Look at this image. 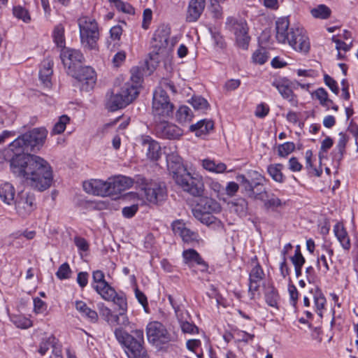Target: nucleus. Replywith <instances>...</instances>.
Wrapping results in <instances>:
<instances>
[{"mask_svg":"<svg viewBox=\"0 0 358 358\" xmlns=\"http://www.w3.org/2000/svg\"><path fill=\"white\" fill-rule=\"evenodd\" d=\"M47 134L44 127L34 128L10 143L4 155L12 173L41 192L51 186L52 171L44 159L28 152L38 150L44 144Z\"/></svg>","mask_w":358,"mask_h":358,"instance_id":"obj_1","label":"nucleus"},{"mask_svg":"<svg viewBox=\"0 0 358 358\" xmlns=\"http://www.w3.org/2000/svg\"><path fill=\"white\" fill-rule=\"evenodd\" d=\"M276 39L279 43L288 44L294 50L307 53L310 48L306 31L300 26L289 27L287 17L279 18L275 22Z\"/></svg>","mask_w":358,"mask_h":358,"instance_id":"obj_2","label":"nucleus"},{"mask_svg":"<svg viewBox=\"0 0 358 358\" xmlns=\"http://www.w3.org/2000/svg\"><path fill=\"white\" fill-rule=\"evenodd\" d=\"M114 334L128 358H150L145 347L143 329H134L128 333L122 328H117Z\"/></svg>","mask_w":358,"mask_h":358,"instance_id":"obj_3","label":"nucleus"},{"mask_svg":"<svg viewBox=\"0 0 358 358\" xmlns=\"http://www.w3.org/2000/svg\"><path fill=\"white\" fill-rule=\"evenodd\" d=\"M140 89L132 85L130 82H127L121 87L119 92L107 94L106 108L110 111L125 108L137 98Z\"/></svg>","mask_w":358,"mask_h":358,"instance_id":"obj_4","label":"nucleus"},{"mask_svg":"<svg viewBox=\"0 0 358 358\" xmlns=\"http://www.w3.org/2000/svg\"><path fill=\"white\" fill-rule=\"evenodd\" d=\"M80 42L84 48L96 49L99 39V28L94 19L87 16L80 17L78 20Z\"/></svg>","mask_w":358,"mask_h":358,"instance_id":"obj_5","label":"nucleus"},{"mask_svg":"<svg viewBox=\"0 0 358 358\" xmlns=\"http://www.w3.org/2000/svg\"><path fill=\"white\" fill-rule=\"evenodd\" d=\"M173 104L162 87H158L153 92L152 113L154 120L168 119L173 116Z\"/></svg>","mask_w":358,"mask_h":358,"instance_id":"obj_6","label":"nucleus"},{"mask_svg":"<svg viewBox=\"0 0 358 358\" xmlns=\"http://www.w3.org/2000/svg\"><path fill=\"white\" fill-rule=\"evenodd\" d=\"M173 179L184 192L193 196H201L203 194L204 183L198 174H192L187 169Z\"/></svg>","mask_w":358,"mask_h":358,"instance_id":"obj_7","label":"nucleus"},{"mask_svg":"<svg viewBox=\"0 0 358 358\" xmlns=\"http://www.w3.org/2000/svg\"><path fill=\"white\" fill-rule=\"evenodd\" d=\"M227 28L234 33L239 46L247 48L250 41L248 34V27L246 21L236 17H228L226 22Z\"/></svg>","mask_w":358,"mask_h":358,"instance_id":"obj_8","label":"nucleus"},{"mask_svg":"<svg viewBox=\"0 0 358 358\" xmlns=\"http://www.w3.org/2000/svg\"><path fill=\"white\" fill-rule=\"evenodd\" d=\"M146 334L148 341L155 345L168 343L172 338L165 326L157 321L148 323Z\"/></svg>","mask_w":358,"mask_h":358,"instance_id":"obj_9","label":"nucleus"},{"mask_svg":"<svg viewBox=\"0 0 358 358\" xmlns=\"http://www.w3.org/2000/svg\"><path fill=\"white\" fill-rule=\"evenodd\" d=\"M80 84V90L89 92L92 90L96 82V73L90 66H80L77 70L69 72Z\"/></svg>","mask_w":358,"mask_h":358,"instance_id":"obj_10","label":"nucleus"},{"mask_svg":"<svg viewBox=\"0 0 358 358\" xmlns=\"http://www.w3.org/2000/svg\"><path fill=\"white\" fill-rule=\"evenodd\" d=\"M141 189L148 201L155 203L165 198L166 189L164 183L152 180L148 182L145 178H141Z\"/></svg>","mask_w":358,"mask_h":358,"instance_id":"obj_11","label":"nucleus"},{"mask_svg":"<svg viewBox=\"0 0 358 358\" xmlns=\"http://www.w3.org/2000/svg\"><path fill=\"white\" fill-rule=\"evenodd\" d=\"M170 27L164 24L159 26L155 31L152 38V46L155 48V54H163L171 49L173 43L170 40Z\"/></svg>","mask_w":358,"mask_h":358,"instance_id":"obj_12","label":"nucleus"},{"mask_svg":"<svg viewBox=\"0 0 358 358\" xmlns=\"http://www.w3.org/2000/svg\"><path fill=\"white\" fill-rule=\"evenodd\" d=\"M17 213L22 217L29 216L36 208V198L33 193L22 192L17 196L15 201Z\"/></svg>","mask_w":358,"mask_h":358,"instance_id":"obj_13","label":"nucleus"},{"mask_svg":"<svg viewBox=\"0 0 358 358\" xmlns=\"http://www.w3.org/2000/svg\"><path fill=\"white\" fill-rule=\"evenodd\" d=\"M165 120H155V130L157 136L164 139H178L182 135V130L175 124L169 122Z\"/></svg>","mask_w":358,"mask_h":358,"instance_id":"obj_14","label":"nucleus"},{"mask_svg":"<svg viewBox=\"0 0 358 358\" xmlns=\"http://www.w3.org/2000/svg\"><path fill=\"white\" fill-rule=\"evenodd\" d=\"M237 180L240 182L243 193H253L257 186L262 182H266V178L259 172L254 170L248 172V176L245 175H238L236 177Z\"/></svg>","mask_w":358,"mask_h":358,"instance_id":"obj_15","label":"nucleus"},{"mask_svg":"<svg viewBox=\"0 0 358 358\" xmlns=\"http://www.w3.org/2000/svg\"><path fill=\"white\" fill-rule=\"evenodd\" d=\"M83 189L88 193L96 196H110L109 179L104 181L98 179H92L83 182Z\"/></svg>","mask_w":358,"mask_h":358,"instance_id":"obj_16","label":"nucleus"},{"mask_svg":"<svg viewBox=\"0 0 358 358\" xmlns=\"http://www.w3.org/2000/svg\"><path fill=\"white\" fill-rule=\"evenodd\" d=\"M182 258L184 263L194 272H196L194 269L195 265L199 266V269L201 272H206L208 269V264L194 249L185 250L182 252Z\"/></svg>","mask_w":358,"mask_h":358,"instance_id":"obj_17","label":"nucleus"},{"mask_svg":"<svg viewBox=\"0 0 358 358\" xmlns=\"http://www.w3.org/2000/svg\"><path fill=\"white\" fill-rule=\"evenodd\" d=\"M172 229L174 234L181 237L185 243L193 244L199 241V234L187 228L185 224L180 220H176L172 223Z\"/></svg>","mask_w":358,"mask_h":358,"instance_id":"obj_18","label":"nucleus"},{"mask_svg":"<svg viewBox=\"0 0 358 358\" xmlns=\"http://www.w3.org/2000/svg\"><path fill=\"white\" fill-rule=\"evenodd\" d=\"M140 143L146 151L147 157L152 161H157L161 157V147L157 141L151 136L143 135L140 138Z\"/></svg>","mask_w":358,"mask_h":358,"instance_id":"obj_19","label":"nucleus"},{"mask_svg":"<svg viewBox=\"0 0 358 358\" xmlns=\"http://www.w3.org/2000/svg\"><path fill=\"white\" fill-rule=\"evenodd\" d=\"M60 58L65 66L69 69V72L73 71L72 68L76 64L82 63L85 58L83 53L79 50L64 48L60 53Z\"/></svg>","mask_w":358,"mask_h":358,"instance_id":"obj_20","label":"nucleus"},{"mask_svg":"<svg viewBox=\"0 0 358 358\" xmlns=\"http://www.w3.org/2000/svg\"><path fill=\"white\" fill-rule=\"evenodd\" d=\"M108 179L110 196L121 194L122 192L130 188L134 183L131 178L124 176H118Z\"/></svg>","mask_w":358,"mask_h":358,"instance_id":"obj_21","label":"nucleus"},{"mask_svg":"<svg viewBox=\"0 0 358 358\" xmlns=\"http://www.w3.org/2000/svg\"><path fill=\"white\" fill-rule=\"evenodd\" d=\"M166 162L168 171L173 178L187 170L182 164L181 157L177 153L172 152L167 155Z\"/></svg>","mask_w":358,"mask_h":358,"instance_id":"obj_22","label":"nucleus"},{"mask_svg":"<svg viewBox=\"0 0 358 358\" xmlns=\"http://www.w3.org/2000/svg\"><path fill=\"white\" fill-rule=\"evenodd\" d=\"M53 64V60L50 57H47L42 62L41 67L39 71V79L42 84L47 88H50L51 86Z\"/></svg>","mask_w":358,"mask_h":358,"instance_id":"obj_23","label":"nucleus"},{"mask_svg":"<svg viewBox=\"0 0 358 358\" xmlns=\"http://www.w3.org/2000/svg\"><path fill=\"white\" fill-rule=\"evenodd\" d=\"M205 8V0H191L189 3L186 20L195 22L201 16Z\"/></svg>","mask_w":358,"mask_h":358,"instance_id":"obj_24","label":"nucleus"},{"mask_svg":"<svg viewBox=\"0 0 358 358\" xmlns=\"http://www.w3.org/2000/svg\"><path fill=\"white\" fill-rule=\"evenodd\" d=\"M334 232L342 248L345 250H350V239L344 225L341 222H337L334 227Z\"/></svg>","mask_w":358,"mask_h":358,"instance_id":"obj_25","label":"nucleus"},{"mask_svg":"<svg viewBox=\"0 0 358 358\" xmlns=\"http://www.w3.org/2000/svg\"><path fill=\"white\" fill-rule=\"evenodd\" d=\"M214 128V122L211 120H201L189 127L191 131L195 133L196 136H205Z\"/></svg>","mask_w":358,"mask_h":358,"instance_id":"obj_26","label":"nucleus"},{"mask_svg":"<svg viewBox=\"0 0 358 358\" xmlns=\"http://www.w3.org/2000/svg\"><path fill=\"white\" fill-rule=\"evenodd\" d=\"M349 141V137L346 134L340 132L338 134V140L336 145L335 150L333 152V159L340 163L343 159V156L345 153L346 145Z\"/></svg>","mask_w":358,"mask_h":358,"instance_id":"obj_27","label":"nucleus"},{"mask_svg":"<svg viewBox=\"0 0 358 358\" xmlns=\"http://www.w3.org/2000/svg\"><path fill=\"white\" fill-rule=\"evenodd\" d=\"M197 204L205 213H208L209 215L217 213L221 210L220 204L216 200L208 196L201 197Z\"/></svg>","mask_w":358,"mask_h":358,"instance_id":"obj_28","label":"nucleus"},{"mask_svg":"<svg viewBox=\"0 0 358 358\" xmlns=\"http://www.w3.org/2000/svg\"><path fill=\"white\" fill-rule=\"evenodd\" d=\"M183 333L194 334L198 332V327L189 322L190 316L187 311L176 317Z\"/></svg>","mask_w":358,"mask_h":358,"instance_id":"obj_29","label":"nucleus"},{"mask_svg":"<svg viewBox=\"0 0 358 358\" xmlns=\"http://www.w3.org/2000/svg\"><path fill=\"white\" fill-rule=\"evenodd\" d=\"M15 194V189L11 183L5 182L0 185V199L3 203L10 205L14 200Z\"/></svg>","mask_w":358,"mask_h":358,"instance_id":"obj_30","label":"nucleus"},{"mask_svg":"<svg viewBox=\"0 0 358 358\" xmlns=\"http://www.w3.org/2000/svg\"><path fill=\"white\" fill-rule=\"evenodd\" d=\"M272 85L274 86L281 94V96L287 99L289 102L294 103L296 102V96L293 91L290 89L288 85L280 80H275L273 82Z\"/></svg>","mask_w":358,"mask_h":358,"instance_id":"obj_31","label":"nucleus"},{"mask_svg":"<svg viewBox=\"0 0 358 358\" xmlns=\"http://www.w3.org/2000/svg\"><path fill=\"white\" fill-rule=\"evenodd\" d=\"M283 167L282 164H270L267 167V172L274 181L282 183L285 180V176L282 172Z\"/></svg>","mask_w":358,"mask_h":358,"instance_id":"obj_32","label":"nucleus"},{"mask_svg":"<svg viewBox=\"0 0 358 358\" xmlns=\"http://www.w3.org/2000/svg\"><path fill=\"white\" fill-rule=\"evenodd\" d=\"M92 286L97 293L105 300L111 301L115 295V290L110 286L108 282L103 285H93Z\"/></svg>","mask_w":358,"mask_h":358,"instance_id":"obj_33","label":"nucleus"},{"mask_svg":"<svg viewBox=\"0 0 358 358\" xmlns=\"http://www.w3.org/2000/svg\"><path fill=\"white\" fill-rule=\"evenodd\" d=\"M311 15L316 19L327 20L331 15V9L324 4H320L310 9Z\"/></svg>","mask_w":358,"mask_h":358,"instance_id":"obj_34","label":"nucleus"},{"mask_svg":"<svg viewBox=\"0 0 358 358\" xmlns=\"http://www.w3.org/2000/svg\"><path fill=\"white\" fill-rule=\"evenodd\" d=\"M201 165L204 169L215 173H224L227 169L225 164L222 162L215 164L213 160H210L209 159H203Z\"/></svg>","mask_w":358,"mask_h":358,"instance_id":"obj_35","label":"nucleus"},{"mask_svg":"<svg viewBox=\"0 0 358 358\" xmlns=\"http://www.w3.org/2000/svg\"><path fill=\"white\" fill-rule=\"evenodd\" d=\"M193 116L192 110L187 106H180L176 113V120L180 124L192 121Z\"/></svg>","mask_w":358,"mask_h":358,"instance_id":"obj_36","label":"nucleus"},{"mask_svg":"<svg viewBox=\"0 0 358 358\" xmlns=\"http://www.w3.org/2000/svg\"><path fill=\"white\" fill-rule=\"evenodd\" d=\"M131 77L128 82H130L132 85L136 86L140 89L143 80L144 69L138 66H134L131 69Z\"/></svg>","mask_w":358,"mask_h":358,"instance_id":"obj_37","label":"nucleus"},{"mask_svg":"<svg viewBox=\"0 0 358 358\" xmlns=\"http://www.w3.org/2000/svg\"><path fill=\"white\" fill-rule=\"evenodd\" d=\"M313 95L320 101V105L327 110L330 108V104H333V101L329 99L328 93L323 87L316 90Z\"/></svg>","mask_w":358,"mask_h":358,"instance_id":"obj_38","label":"nucleus"},{"mask_svg":"<svg viewBox=\"0 0 358 358\" xmlns=\"http://www.w3.org/2000/svg\"><path fill=\"white\" fill-rule=\"evenodd\" d=\"M192 213L195 218L205 224L209 225L214 222L215 217L210 215L208 213H205L200 206H198V204L192 210Z\"/></svg>","mask_w":358,"mask_h":358,"instance_id":"obj_39","label":"nucleus"},{"mask_svg":"<svg viewBox=\"0 0 358 358\" xmlns=\"http://www.w3.org/2000/svg\"><path fill=\"white\" fill-rule=\"evenodd\" d=\"M245 195L252 199L265 201V199L268 198L265 182H262L257 186L254 189V194L247 193Z\"/></svg>","mask_w":358,"mask_h":358,"instance_id":"obj_40","label":"nucleus"},{"mask_svg":"<svg viewBox=\"0 0 358 358\" xmlns=\"http://www.w3.org/2000/svg\"><path fill=\"white\" fill-rule=\"evenodd\" d=\"M279 298L278 291L273 287L267 288L265 293V299L268 306L277 307Z\"/></svg>","mask_w":358,"mask_h":358,"instance_id":"obj_41","label":"nucleus"},{"mask_svg":"<svg viewBox=\"0 0 358 358\" xmlns=\"http://www.w3.org/2000/svg\"><path fill=\"white\" fill-rule=\"evenodd\" d=\"M52 36L57 46L61 48L64 46V28L62 24H58L55 27Z\"/></svg>","mask_w":358,"mask_h":358,"instance_id":"obj_42","label":"nucleus"},{"mask_svg":"<svg viewBox=\"0 0 358 358\" xmlns=\"http://www.w3.org/2000/svg\"><path fill=\"white\" fill-rule=\"evenodd\" d=\"M313 299L317 314L320 317H322V310L324 308V305L326 303V299L322 294V293L320 292V290L318 289V288H316L315 289V293L313 295Z\"/></svg>","mask_w":358,"mask_h":358,"instance_id":"obj_43","label":"nucleus"},{"mask_svg":"<svg viewBox=\"0 0 358 358\" xmlns=\"http://www.w3.org/2000/svg\"><path fill=\"white\" fill-rule=\"evenodd\" d=\"M312 157H313V152L310 150H308L306 152V166L309 170V173L320 177L322 173V169H317V168L314 167L312 164Z\"/></svg>","mask_w":358,"mask_h":358,"instance_id":"obj_44","label":"nucleus"},{"mask_svg":"<svg viewBox=\"0 0 358 358\" xmlns=\"http://www.w3.org/2000/svg\"><path fill=\"white\" fill-rule=\"evenodd\" d=\"M190 103L197 110H205L209 107L207 100L200 96H193L191 99Z\"/></svg>","mask_w":358,"mask_h":358,"instance_id":"obj_45","label":"nucleus"},{"mask_svg":"<svg viewBox=\"0 0 358 358\" xmlns=\"http://www.w3.org/2000/svg\"><path fill=\"white\" fill-rule=\"evenodd\" d=\"M69 121H70V118L67 115H62L59 117L58 122H57L55 123V124L54 125L52 131V134H60L62 132H64L66 129V124H68L69 122Z\"/></svg>","mask_w":358,"mask_h":358,"instance_id":"obj_46","label":"nucleus"},{"mask_svg":"<svg viewBox=\"0 0 358 358\" xmlns=\"http://www.w3.org/2000/svg\"><path fill=\"white\" fill-rule=\"evenodd\" d=\"M110 3H113L115 8L127 14H134V8L128 3H125L121 0H108Z\"/></svg>","mask_w":358,"mask_h":358,"instance_id":"obj_47","label":"nucleus"},{"mask_svg":"<svg viewBox=\"0 0 358 358\" xmlns=\"http://www.w3.org/2000/svg\"><path fill=\"white\" fill-rule=\"evenodd\" d=\"M13 13L15 17L22 20L26 23L29 22L31 20L28 10L20 6H15L13 9Z\"/></svg>","mask_w":358,"mask_h":358,"instance_id":"obj_48","label":"nucleus"},{"mask_svg":"<svg viewBox=\"0 0 358 358\" xmlns=\"http://www.w3.org/2000/svg\"><path fill=\"white\" fill-rule=\"evenodd\" d=\"M206 184L217 197L220 198L223 195L224 187L218 181L209 178L206 181Z\"/></svg>","mask_w":358,"mask_h":358,"instance_id":"obj_49","label":"nucleus"},{"mask_svg":"<svg viewBox=\"0 0 358 358\" xmlns=\"http://www.w3.org/2000/svg\"><path fill=\"white\" fill-rule=\"evenodd\" d=\"M295 149V144L292 142H286L278 146V155L285 157L292 152Z\"/></svg>","mask_w":358,"mask_h":358,"instance_id":"obj_50","label":"nucleus"},{"mask_svg":"<svg viewBox=\"0 0 358 358\" xmlns=\"http://www.w3.org/2000/svg\"><path fill=\"white\" fill-rule=\"evenodd\" d=\"M71 269L68 263L65 262L62 264L56 272V276L59 280H65L70 278Z\"/></svg>","mask_w":358,"mask_h":358,"instance_id":"obj_51","label":"nucleus"},{"mask_svg":"<svg viewBox=\"0 0 358 358\" xmlns=\"http://www.w3.org/2000/svg\"><path fill=\"white\" fill-rule=\"evenodd\" d=\"M264 275V271L261 266L257 264L250 273V280L261 282Z\"/></svg>","mask_w":358,"mask_h":358,"instance_id":"obj_52","label":"nucleus"},{"mask_svg":"<svg viewBox=\"0 0 358 358\" xmlns=\"http://www.w3.org/2000/svg\"><path fill=\"white\" fill-rule=\"evenodd\" d=\"M55 338L53 336L43 339L39 345L38 352L41 355H44L48 352L50 347H52V344L55 343Z\"/></svg>","mask_w":358,"mask_h":358,"instance_id":"obj_53","label":"nucleus"},{"mask_svg":"<svg viewBox=\"0 0 358 358\" xmlns=\"http://www.w3.org/2000/svg\"><path fill=\"white\" fill-rule=\"evenodd\" d=\"M268 59V56L264 50H257L252 55V61L258 64H264Z\"/></svg>","mask_w":358,"mask_h":358,"instance_id":"obj_54","label":"nucleus"},{"mask_svg":"<svg viewBox=\"0 0 358 358\" xmlns=\"http://www.w3.org/2000/svg\"><path fill=\"white\" fill-rule=\"evenodd\" d=\"M333 144V139L329 136L326 137L322 141L320 150L319 153V157L320 159L324 157V154L327 152V151L332 147Z\"/></svg>","mask_w":358,"mask_h":358,"instance_id":"obj_55","label":"nucleus"},{"mask_svg":"<svg viewBox=\"0 0 358 358\" xmlns=\"http://www.w3.org/2000/svg\"><path fill=\"white\" fill-rule=\"evenodd\" d=\"M264 201V206L267 208H277L282 206L281 200L279 198L275 196L273 194L271 195V198H266Z\"/></svg>","mask_w":358,"mask_h":358,"instance_id":"obj_56","label":"nucleus"},{"mask_svg":"<svg viewBox=\"0 0 358 358\" xmlns=\"http://www.w3.org/2000/svg\"><path fill=\"white\" fill-rule=\"evenodd\" d=\"M111 301H113L114 303L117 305L120 308V310L122 311H126L127 309V299L123 295H118L115 292V295L114 298L111 299Z\"/></svg>","mask_w":358,"mask_h":358,"instance_id":"obj_57","label":"nucleus"},{"mask_svg":"<svg viewBox=\"0 0 358 358\" xmlns=\"http://www.w3.org/2000/svg\"><path fill=\"white\" fill-rule=\"evenodd\" d=\"M47 309V304L41 299H34V310L36 313H43Z\"/></svg>","mask_w":358,"mask_h":358,"instance_id":"obj_58","label":"nucleus"},{"mask_svg":"<svg viewBox=\"0 0 358 358\" xmlns=\"http://www.w3.org/2000/svg\"><path fill=\"white\" fill-rule=\"evenodd\" d=\"M138 210V206L134 204L130 206H126L122 208V213L124 217L131 218L135 215Z\"/></svg>","mask_w":358,"mask_h":358,"instance_id":"obj_59","label":"nucleus"},{"mask_svg":"<svg viewBox=\"0 0 358 358\" xmlns=\"http://www.w3.org/2000/svg\"><path fill=\"white\" fill-rule=\"evenodd\" d=\"M324 80L325 84L329 87V89L336 94H338L339 89L337 86V83L331 76L327 74L324 76Z\"/></svg>","mask_w":358,"mask_h":358,"instance_id":"obj_60","label":"nucleus"},{"mask_svg":"<svg viewBox=\"0 0 358 358\" xmlns=\"http://www.w3.org/2000/svg\"><path fill=\"white\" fill-rule=\"evenodd\" d=\"M98 309L101 317H103L106 322H108L113 315L111 310L105 306L103 303H99Z\"/></svg>","mask_w":358,"mask_h":358,"instance_id":"obj_61","label":"nucleus"},{"mask_svg":"<svg viewBox=\"0 0 358 358\" xmlns=\"http://www.w3.org/2000/svg\"><path fill=\"white\" fill-rule=\"evenodd\" d=\"M317 267L324 273H327L329 270V264L324 255H322L318 257Z\"/></svg>","mask_w":358,"mask_h":358,"instance_id":"obj_62","label":"nucleus"},{"mask_svg":"<svg viewBox=\"0 0 358 358\" xmlns=\"http://www.w3.org/2000/svg\"><path fill=\"white\" fill-rule=\"evenodd\" d=\"M269 112V108L264 103L257 105L255 114L257 117L263 118L266 117Z\"/></svg>","mask_w":358,"mask_h":358,"instance_id":"obj_63","label":"nucleus"},{"mask_svg":"<svg viewBox=\"0 0 358 358\" xmlns=\"http://www.w3.org/2000/svg\"><path fill=\"white\" fill-rule=\"evenodd\" d=\"M74 243L80 250L85 252L89 249V245L84 238L79 236L75 237Z\"/></svg>","mask_w":358,"mask_h":358,"instance_id":"obj_64","label":"nucleus"}]
</instances>
